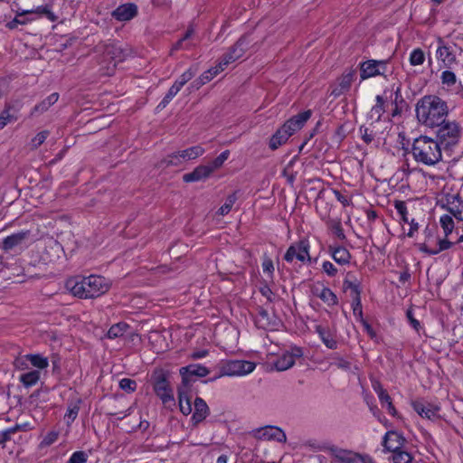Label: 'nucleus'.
Listing matches in <instances>:
<instances>
[{
  "label": "nucleus",
  "mask_w": 463,
  "mask_h": 463,
  "mask_svg": "<svg viewBox=\"0 0 463 463\" xmlns=\"http://www.w3.org/2000/svg\"><path fill=\"white\" fill-rule=\"evenodd\" d=\"M395 209L400 215L401 219L404 222H409L408 217H407V207L405 205L404 202H397L395 203Z\"/></svg>",
  "instance_id": "53"
},
{
  "label": "nucleus",
  "mask_w": 463,
  "mask_h": 463,
  "mask_svg": "<svg viewBox=\"0 0 463 463\" xmlns=\"http://www.w3.org/2000/svg\"><path fill=\"white\" fill-rule=\"evenodd\" d=\"M314 294L319 298L327 306H335L337 304V297L328 288L321 287L314 289Z\"/></svg>",
  "instance_id": "30"
},
{
  "label": "nucleus",
  "mask_w": 463,
  "mask_h": 463,
  "mask_svg": "<svg viewBox=\"0 0 463 463\" xmlns=\"http://www.w3.org/2000/svg\"><path fill=\"white\" fill-rule=\"evenodd\" d=\"M426 240L419 245L420 251L430 255H436L451 247L452 242L449 239L436 238L431 231H425Z\"/></svg>",
  "instance_id": "10"
},
{
  "label": "nucleus",
  "mask_w": 463,
  "mask_h": 463,
  "mask_svg": "<svg viewBox=\"0 0 463 463\" xmlns=\"http://www.w3.org/2000/svg\"><path fill=\"white\" fill-rule=\"evenodd\" d=\"M322 270L330 277H334L337 273V269L332 262L328 260H326L322 263Z\"/></svg>",
  "instance_id": "54"
},
{
  "label": "nucleus",
  "mask_w": 463,
  "mask_h": 463,
  "mask_svg": "<svg viewBox=\"0 0 463 463\" xmlns=\"http://www.w3.org/2000/svg\"><path fill=\"white\" fill-rule=\"evenodd\" d=\"M262 269L264 273H267L270 278H272L274 272V265L273 261L269 258L264 259L262 262Z\"/></svg>",
  "instance_id": "55"
},
{
  "label": "nucleus",
  "mask_w": 463,
  "mask_h": 463,
  "mask_svg": "<svg viewBox=\"0 0 463 463\" xmlns=\"http://www.w3.org/2000/svg\"><path fill=\"white\" fill-rule=\"evenodd\" d=\"M335 364L338 368L347 370L350 368V363L342 357H337Z\"/></svg>",
  "instance_id": "63"
},
{
  "label": "nucleus",
  "mask_w": 463,
  "mask_h": 463,
  "mask_svg": "<svg viewBox=\"0 0 463 463\" xmlns=\"http://www.w3.org/2000/svg\"><path fill=\"white\" fill-rule=\"evenodd\" d=\"M137 14V6L135 4L128 3L118 6L112 13V16L120 22L129 21Z\"/></svg>",
  "instance_id": "25"
},
{
  "label": "nucleus",
  "mask_w": 463,
  "mask_h": 463,
  "mask_svg": "<svg viewBox=\"0 0 463 463\" xmlns=\"http://www.w3.org/2000/svg\"><path fill=\"white\" fill-rule=\"evenodd\" d=\"M60 435V431L56 430H50L46 433V435L43 437V440L41 441L42 447H48L53 444L57 441Z\"/></svg>",
  "instance_id": "47"
},
{
  "label": "nucleus",
  "mask_w": 463,
  "mask_h": 463,
  "mask_svg": "<svg viewBox=\"0 0 463 463\" xmlns=\"http://www.w3.org/2000/svg\"><path fill=\"white\" fill-rule=\"evenodd\" d=\"M411 406L422 418H426L428 420H435L439 418V411L440 408L438 405L425 403L421 401H415L411 403Z\"/></svg>",
  "instance_id": "22"
},
{
  "label": "nucleus",
  "mask_w": 463,
  "mask_h": 463,
  "mask_svg": "<svg viewBox=\"0 0 463 463\" xmlns=\"http://www.w3.org/2000/svg\"><path fill=\"white\" fill-rule=\"evenodd\" d=\"M153 388L165 405L175 402L174 392L168 383V373L163 369H156L152 376Z\"/></svg>",
  "instance_id": "7"
},
{
  "label": "nucleus",
  "mask_w": 463,
  "mask_h": 463,
  "mask_svg": "<svg viewBox=\"0 0 463 463\" xmlns=\"http://www.w3.org/2000/svg\"><path fill=\"white\" fill-rule=\"evenodd\" d=\"M79 412V408L77 406L70 407L65 414V419L68 420V423L73 421Z\"/></svg>",
  "instance_id": "57"
},
{
  "label": "nucleus",
  "mask_w": 463,
  "mask_h": 463,
  "mask_svg": "<svg viewBox=\"0 0 463 463\" xmlns=\"http://www.w3.org/2000/svg\"><path fill=\"white\" fill-rule=\"evenodd\" d=\"M384 112L383 100L380 96L376 97V104L371 109L369 117L373 120H379Z\"/></svg>",
  "instance_id": "40"
},
{
  "label": "nucleus",
  "mask_w": 463,
  "mask_h": 463,
  "mask_svg": "<svg viewBox=\"0 0 463 463\" xmlns=\"http://www.w3.org/2000/svg\"><path fill=\"white\" fill-rule=\"evenodd\" d=\"M329 251L333 260L340 265H347L351 260V254L347 249L342 246H330Z\"/></svg>",
  "instance_id": "28"
},
{
  "label": "nucleus",
  "mask_w": 463,
  "mask_h": 463,
  "mask_svg": "<svg viewBox=\"0 0 463 463\" xmlns=\"http://www.w3.org/2000/svg\"><path fill=\"white\" fill-rule=\"evenodd\" d=\"M315 332L327 348L335 350L338 347L337 332L335 327L319 324L316 325Z\"/></svg>",
  "instance_id": "16"
},
{
  "label": "nucleus",
  "mask_w": 463,
  "mask_h": 463,
  "mask_svg": "<svg viewBox=\"0 0 463 463\" xmlns=\"http://www.w3.org/2000/svg\"><path fill=\"white\" fill-rule=\"evenodd\" d=\"M196 72V68L190 67L184 71L174 83L182 90V88L195 76Z\"/></svg>",
  "instance_id": "37"
},
{
  "label": "nucleus",
  "mask_w": 463,
  "mask_h": 463,
  "mask_svg": "<svg viewBox=\"0 0 463 463\" xmlns=\"http://www.w3.org/2000/svg\"><path fill=\"white\" fill-rule=\"evenodd\" d=\"M180 90H181V89L174 83L168 90L165 96L160 101L157 108H160V109L165 108L169 104V102L177 95V93Z\"/></svg>",
  "instance_id": "41"
},
{
  "label": "nucleus",
  "mask_w": 463,
  "mask_h": 463,
  "mask_svg": "<svg viewBox=\"0 0 463 463\" xmlns=\"http://www.w3.org/2000/svg\"><path fill=\"white\" fill-rule=\"evenodd\" d=\"M221 71H222L219 66L211 68L208 71H204L203 74H201L200 78L203 80V83L206 84L210 80H212L216 75H218Z\"/></svg>",
  "instance_id": "50"
},
{
  "label": "nucleus",
  "mask_w": 463,
  "mask_h": 463,
  "mask_svg": "<svg viewBox=\"0 0 463 463\" xmlns=\"http://www.w3.org/2000/svg\"><path fill=\"white\" fill-rule=\"evenodd\" d=\"M245 39L241 38L240 39L235 45L230 50L229 52H227L222 59V61L219 62L218 66L222 71H224V69L232 62H234L238 59H240L245 51Z\"/></svg>",
  "instance_id": "21"
},
{
  "label": "nucleus",
  "mask_w": 463,
  "mask_h": 463,
  "mask_svg": "<svg viewBox=\"0 0 463 463\" xmlns=\"http://www.w3.org/2000/svg\"><path fill=\"white\" fill-rule=\"evenodd\" d=\"M436 58L438 61H441L445 67L451 66L456 61L453 47L444 44L443 41L439 39Z\"/></svg>",
  "instance_id": "23"
},
{
  "label": "nucleus",
  "mask_w": 463,
  "mask_h": 463,
  "mask_svg": "<svg viewBox=\"0 0 463 463\" xmlns=\"http://www.w3.org/2000/svg\"><path fill=\"white\" fill-rule=\"evenodd\" d=\"M406 315H407V317H408L411 326L416 331H419V329L420 327V322L417 319L414 318L412 311L411 310H408Z\"/></svg>",
  "instance_id": "61"
},
{
  "label": "nucleus",
  "mask_w": 463,
  "mask_h": 463,
  "mask_svg": "<svg viewBox=\"0 0 463 463\" xmlns=\"http://www.w3.org/2000/svg\"><path fill=\"white\" fill-rule=\"evenodd\" d=\"M230 156V151L225 150L222 153H221L214 160H213L208 165L212 169V172L213 173L215 170L222 167L223 163L228 159Z\"/></svg>",
  "instance_id": "44"
},
{
  "label": "nucleus",
  "mask_w": 463,
  "mask_h": 463,
  "mask_svg": "<svg viewBox=\"0 0 463 463\" xmlns=\"http://www.w3.org/2000/svg\"><path fill=\"white\" fill-rule=\"evenodd\" d=\"M334 194L338 202L344 206L349 205L351 200L347 195L342 194L339 191L334 190Z\"/></svg>",
  "instance_id": "59"
},
{
  "label": "nucleus",
  "mask_w": 463,
  "mask_h": 463,
  "mask_svg": "<svg viewBox=\"0 0 463 463\" xmlns=\"http://www.w3.org/2000/svg\"><path fill=\"white\" fill-rule=\"evenodd\" d=\"M129 328L126 323H118L113 325L108 331V337L114 339L122 336Z\"/></svg>",
  "instance_id": "39"
},
{
  "label": "nucleus",
  "mask_w": 463,
  "mask_h": 463,
  "mask_svg": "<svg viewBox=\"0 0 463 463\" xmlns=\"http://www.w3.org/2000/svg\"><path fill=\"white\" fill-rule=\"evenodd\" d=\"M59 99L58 93H52L45 99H43L41 103L34 106L31 115L34 116L36 114H41L46 111L52 105L57 102Z\"/></svg>",
  "instance_id": "32"
},
{
  "label": "nucleus",
  "mask_w": 463,
  "mask_h": 463,
  "mask_svg": "<svg viewBox=\"0 0 463 463\" xmlns=\"http://www.w3.org/2000/svg\"><path fill=\"white\" fill-rule=\"evenodd\" d=\"M378 398L383 407H384L387 403L392 402V399L386 391H381Z\"/></svg>",
  "instance_id": "62"
},
{
  "label": "nucleus",
  "mask_w": 463,
  "mask_h": 463,
  "mask_svg": "<svg viewBox=\"0 0 463 463\" xmlns=\"http://www.w3.org/2000/svg\"><path fill=\"white\" fill-rule=\"evenodd\" d=\"M194 411L192 416L194 424L202 422L209 415V407L200 397L195 398L194 402Z\"/></svg>",
  "instance_id": "27"
},
{
  "label": "nucleus",
  "mask_w": 463,
  "mask_h": 463,
  "mask_svg": "<svg viewBox=\"0 0 463 463\" xmlns=\"http://www.w3.org/2000/svg\"><path fill=\"white\" fill-rule=\"evenodd\" d=\"M388 71L387 60H369L361 64V79L375 77L378 75H385Z\"/></svg>",
  "instance_id": "12"
},
{
  "label": "nucleus",
  "mask_w": 463,
  "mask_h": 463,
  "mask_svg": "<svg viewBox=\"0 0 463 463\" xmlns=\"http://www.w3.org/2000/svg\"><path fill=\"white\" fill-rule=\"evenodd\" d=\"M448 113L447 103L438 96H425L416 106L417 118L430 128L444 123Z\"/></svg>",
  "instance_id": "3"
},
{
  "label": "nucleus",
  "mask_w": 463,
  "mask_h": 463,
  "mask_svg": "<svg viewBox=\"0 0 463 463\" xmlns=\"http://www.w3.org/2000/svg\"><path fill=\"white\" fill-rule=\"evenodd\" d=\"M178 396H179V407H180L181 412L184 415L190 414L193 411L191 398L189 397L187 392H185L184 391H183L181 389L179 390Z\"/></svg>",
  "instance_id": "35"
},
{
  "label": "nucleus",
  "mask_w": 463,
  "mask_h": 463,
  "mask_svg": "<svg viewBox=\"0 0 463 463\" xmlns=\"http://www.w3.org/2000/svg\"><path fill=\"white\" fill-rule=\"evenodd\" d=\"M179 373L182 376L184 385H188L193 380L194 376L204 377L209 374L210 371L203 365L199 364H189L184 367H181Z\"/></svg>",
  "instance_id": "20"
},
{
  "label": "nucleus",
  "mask_w": 463,
  "mask_h": 463,
  "mask_svg": "<svg viewBox=\"0 0 463 463\" xmlns=\"http://www.w3.org/2000/svg\"><path fill=\"white\" fill-rule=\"evenodd\" d=\"M194 33V29L193 28H189L186 32V33L184 34V36L179 40L174 46L173 50H179V49H182L183 48V43L187 40L188 38H190Z\"/></svg>",
  "instance_id": "60"
},
{
  "label": "nucleus",
  "mask_w": 463,
  "mask_h": 463,
  "mask_svg": "<svg viewBox=\"0 0 463 463\" xmlns=\"http://www.w3.org/2000/svg\"><path fill=\"white\" fill-rule=\"evenodd\" d=\"M405 443V438L400 432L390 430L383 438L382 445L386 451L395 453L402 450Z\"/></svg>",
  "instance_id": "19"
},
{
  "label": "nucleus",
  "mask_w": 463,
  "mask_h": 463,
  "mask_svg": "<svg viewBox=\"0 0 463 463\" xmlns=\"http://www.w3.org/2000/svg\"><path fill=\"white\" fill-rule=\"evenodd\" d=\"M303 356V351L300 347L293 346L289 350L282 353L276 362L274 366L278 371H286L291 368L296 360Z\"/></svg>",
  "instance_id": "14"
},
{
  "label": "nucleus",
  "mask_w": 463,
  "mask_h": 463,
  "mask_svg": "<svg viewBox=\"0 0 463 463\" xmlns=\"http://www.w3.org/2000/svg\"><path fill=\"white\" fill-rule=\"evenodd\" d=\"M89 458L88 454L83 450H78L71 454L66 463H86Z\"/></svg>",
  "instance_id": "48"
},
{
  "label": "nucleus",
  "mask_w": 463,
  "mask_h": 463,
  "mask_svg": "<svg viewBox=\"0 0 463 463\" xmlns=\"http://www.w3.org/2000/svg\"><path fill=\"white\" fill-rule=\"evenodd\" d=\"M344 288L345 290L350 289L352 294H354L355 296V298H358L359 289H358V285L356 283L346 279L344 281Z\"/></svg>",
  "instance_id": "56"
},
{
  "label": "nucleus",
  "mask_w": 463,
  "mask_h": 463,
  "mask_svg": "<svg viewBox=\"0 0 463 463\" xmlns=\"http://www.w3.org/2000/svg\"><path fill=\"white\" fill-rule=\"evenodd\" d=\"M317 449L328 453L336 463H357L360 459V454L334 445H319Z\"/></svg>",
  "instance_id": "11"
},
{
  "label": "nucleus",
  "mask_w": 463,
  "mask_h": 463,
  "mask_svg": "<svg viewBox=\"0 0 463 463\" xmlns=\"http://www.w3.org/2000/svg\"><path fill=\"white\" fill-rule=\"evenodd\" d=\"M119 387L128 392H132L136 390L137 383L134 380L123 378L119 382Z\"/></svg>",
  "instance_id": "52"
},
{
  "label": "nucleus",
  "mask_w": 463,
  "mask_h": 463,
  "mask_svg": "<svg viewBox=\"0 0 463 463\" xmlns=\"http://www.w3.org/2000/svg\"><path fill=\"white\" fill-rule=\"evenodd\" d=\"M124 52L119 46L109 43L104 46L103 61L107 62V69L110 72L117 64L124 60Z\"/></svg>",
  "instance_id": "17"
},
{
  "label": "nucleus",
  "mask_w": 463,
  "mask_h": 463,
  "mask_svg": "<svg viewBox=\"0 0 463 463\" xmlns=\"http://www.w3.org/2000/svg\"><path fill=\"white\" fill-rule=\"evenodd\" d=\"M180 151L172 153L168 155L162 162L160 163V166L167 167V166H179L184 164V160L180 156Z\"/></svg>",
  "instance_id": "36"
},
{
  "label": "nucleus",
  "mask_w": 463,
  "mask_h": 463,
  "mask_svg": "<svg viewBox=\"0 0 463 463\" xmlns=\"http://www.w3.org/2000/svg\"><path fill=\"white\" fill-rule=\"evenodd\" d=\"M256 364L247 360H227L219 365L220 376L242 377L252 373Z\"/></svg>",
  "instance_id": "6"
},
{
  "label": "nucleus",
  "mask_w": 463,
  "mask_h": 463,
  "mask_svg": "<svg viewBox=\"0 0 463 463\" xmlns=\"http://www.w3.org/2000/svg\"><path fill=\"white\" fill-rule=\"evenodd\" d=\"M49 131L43 130L39 132L35 137H33L31 140V147L33 149H36L39 147L48 137Z\"/></svg>",
  "instance_id": "49"
},
{
  "label": "nucleus",
  "mask_w": 463,
  "mask_h": 463,
  "mask_svg": "<svg viewBox=\"0 0 463 463\" xmlns=\"http://www.w3.org/2000/svg\"><path fill=\"white\" fill-rule=\"evenodd\" d=\"M354 71H348L347 73L343 74L338 80V87L333 90L332 94L338 97L347 91L354 81Z\"/></svg>",
  "instance_id": "29"
},
{
  "label": "nucleus",
  "mask_w": 463,
  "mask_h": 463,
  "mask_svg": "<svg viewBox=\"0 0 463 463\" xmlns=\"http://www.w3.org/2000/svg\"><path fill=\"white\" fill-rule=\"evenodd\" d=\"M437 131L438 142L445 148H451L456 146L461 136V130L458 124L455 121H447L439 126Z\"/></svg>",
  "instance_id": "8"
},
{
  "label": "nucleus",
  "mask_w": 463,
  "mask_h": 463,
  "mask_svg": "<svg viewBox=\"0 0 463 463\" xmlns=\"http://www.w3.org/2000/svg\"><path fill=\"white\" fill-rule=\"evenodd\" d=\"M310 245L307 240H301L298 242L291 244L287 250L284 260L292 263L294 261H299L302 263L310 261L309 254Z\"/></svg>",
  "instance_id": "9"
},
{
  "label": "nucleus",
  "mask_w": 463,
  "mask_h": 463,
  "mask_svg": "<svg viewBox=\"0 0 463 463\" xmlns=\"http://www.w3.org/2000/svg\"><path fill=\"white\" fill-rule=\"evenodd\" d=\"M441 203L449 215L458 221H463V201L458 194H446L441 199Z\"/></svg>",
  "instance_id": "15"
},
{
  "label": "nucleus",
  "mask_w": 463,
  "mask_h": 463,
  "mask_svg": "<svg viewBox=\"0 0 463 463\" xmlns=\"http://www.w3.org/2000/svg\"><path fill=\"white\" fill-rule=\"evenodd\" d=\"M212 174V169L208 165H201L193 172L184 175L183 180L185 183L199 182L207 179Z\"/></svg>",
  "instance_id": "26"
},
{
  "label": "nucleus",
  "mask_w": 463,
  "mask_h": 463,
  "mask_svg": "<svg viewBox=\"0 0 463 463\" xmlns=\"http://www.w3.org/2000/svg\"><path fill=\"white\" fill-rule=\"evenodd\" d=\"M439 223L445 234L444 239H448V237L452 233L454 229V221L452 219V216L449 214L441 215L439 218Z\"/></svg>",
  "instance_id": "38"
},
{
  "label": "nucleus",
  "mask_w": 463,
  "mask_h": 463,
  "mask_svg": "<svg viewBox=\"0 0 463 463\" xmlns=\"http://www.w3.org/2000/svg\"><path fill=\"white\" fill-rule=\"evenodd\" d=\"M311 111L307 110L302 113L296 115L295 117L288 119L282 128L288 132L290 136L301 129L306 122L310 118Z\"/></svg>",
  "instance_id": "24"
},
{
  "label": "nucleus",
  "mask_w": 463,
  "mask_h": 463,
  "mask_svg": "<svg viewBox=\"0 0 463 463\" xmlns=\"http://www.w3.org/2000/svg\"><path fill=\"white\" fill-rule=\"evenodd\" d=\"M237 200V197H236V194H232L231 195H229L227 198H226V201L225 203H223V205H222L220 207V209L218 210V213L222 216H224L226 215L227 213H229V212L232 210V206L234 205L235 202Z\"/></svg>",
  "instance_id": "46"
},
{
  "label": "nucleus",
  "mask_w": 463,
  "mask_h": 463,
  "mask_svg": "<svg viewBox=\"0 0 463 463\" xmlns=\"http://www.w3.org/2000/svg\"><path fill=\"white\" fill-rule=\"evenodd\" d=\"M20 429L19 425L0 431V444H5L11 439V436Z\"/></svg>",
  "instance_id": "51"
},
{
  "label": "nucleus",
  "mask_w": 463,
  "mask_h": 463,
  "mask_svg": "<svg viewBox=\"0 0 463 463\" xmlns=\"http://www.w3.org/2000/svg\"><path fill=\"white\" fill-rule=\"evenodd\" d=\"M409 223H410V230L407 232V236L412 237L414 235V232L418 231L419 225L417 222H414V220H411Z\"/></svg>",
  "instance_id": "64"
},
{
  "label": "nucleus",
  "mask_w": 463,
  "mask_h": 463,
  "mask_svg": "<svg viewBox=\"0 0 463 463\" xmlns=\"http://www.w3.org/2000/svg\"><path fill=\"white\" fill-rule=\"evenodd\" d=\"M18 119L16 110L13 106L7 105L0 114V130L3 129L7 124L14 122Z\"/></svg>",
  "instance_id": "34"
},
{
  "label": "nucleus",
  "mask_w": 463,
  "mask_h": 463,
  "mask_svg": "<svg viewBox=\"0 0 463 463\" xmlns=\"http://www.w3.org/2000/svg\"><path fill=\"white\" fill-rule=\"evenodd\" d=\"M180 156L182 157L184 163L202 156L205 153V149L201 145H196L185 148L184 150H180Z\"/></svg>",
  "instance_id": "31"
},
{
  "label": "nucleus",
  "mask_w": 463,
  "mask_h": 463,
  "mask_svg": "<svg viewBox=\"0 0 463 463\" xmlns=\"http://www.w3.org/2000/svg\"><path fill=\"white\" fill-rule=\"evenodd\" d=\"M291 136L282 127L271 137L269 140V147L272 150L277 149L285 144Z\"/></svg>",
  "instance_id": "33"
},
{
  "label": "nucleus",
  "mask_w": 463,
  "mask_h": 463,
  "mask_svg": "<svg viewBox=\"0 0 463 463\" xmlns=\"http://www.w3.org/2000/svg\"><path fill=\"white\" fill-rule=\"evenodd\" d=\"M413 159L420 165L434 166L442 160V152L439 143L427 136L415 138L411 146Z\"/></svg>",
  "instance_id": "4"
},
{
  "label": "nucleus",
  "mask_w": 463,
  "mask_h": 463,
  "mask_svg": "<svg viewBox=\"0 0 463 463\" xmlns=\"http://www.w3.org/2000/svg\"><path fill=\"white\" fill-rule=\"evenodd\" d=\"M14 364L21 373L19 382L25 388H30L38 383L50 363L48 357L42 354H27L16 358Z\"/></svg>",
  "instance_id": "1"
},
{
  "label": "nucleus",
  "mask_w": 463,
  "mask_h": 463,
  "mask_svg": "<svg viewBox=\"0 0 463 463\" xmlns=\"http://www.w3.org/2000/svg\"><path fill=\"white\" fill-rule=\"evenodd\" d=\"M56 1L57 0H33V5L30 9L18 7L16 15L11 24H25L42 17H46L49 21L55 22L59 19V15L54 10Z\"/></svg>",
  "instance_id": "5"
},
{
  "label": "nucleus",
  "mask_w": 463,
  "mask_h": 463,
  "mask_svg": "<svg viewBox=\"0 0 463 463\" xmlns=\"http://www.w3.org/2000/svg\"><path fill=\"white\" fill-rule=\"evenodd\" d=\"M392 458L393 463H413L412 456L402 449L393 453Z\"/></svg>",
  "instance_id": "43"
},
{
  "label": "nucleus",
  "mask_w": 463,
  "mask_h": 463,
  "mask_svg": "<svg viewBox=\"0 0 463 463\" xmlns=\"http://www.w3.org/2000/svg\"><path fill=\"white\" fill-rule=\"evenodd\" d=\"M204 83H203V80L202 79L199 77L197 79H195L186 89V90L188 91V93H192L195 90H198L202 86H203Z\"/></svg>",
  "instance_id": "58"
},
{
  "label": "nucleus",
  "mask_w": 463,
  "mask_h": 463,
  "mask_svg": "<svg viewBox=\"0 0 463 463\" xmlns=\"http://www.w3.org/2000/svg\"><path fill=\"white\" fill-rule=\"evenodd\" d=\"M441 83L447 87L455 86L458 82L457 76L451 71H444L440 75Z\"/></svg>",
  "instance_id": "45"
},
{
  "label": "nucleus",
  "mask_w": 463,
  "mask_h": 463,
  "mask_svg": "<svg viewBox=\"0 0 463 463\" xmlns=\"http://www.w3.org/2000/svg\"><path fill=\"white\" fill-rule=\"evenodd\" d=\"M110 286L108 279L98 275L71 278L66 281V288L80 298H98L108 292Z\"/></svg>",
  "instance_id": "2"
},
{
  "label": "nucleus",
  "mask_w": 463,
  "mask_h": 463,
  "mask_svg": "<svg viewBox=\"0 0 463 463\" xmlns=\"http://www.w3.org/2000/svg\"><path fill=\"white\" fill-rule=\"evenodd\" d=\"M30 238L29 231H21L7 236L3 240V249L12 250L16 248L26 247Z\"/></svg>",
  "instance_id": "18"
},
{
  "label": "nucleus",
  "mask_w": 463,
  "mask_h": 463,
  "mask_svg": "<svg viewBox=\"0 0 463 463\" xmlns=\"http://www.w3.org/2000/svg\"><path fill=\"white\" fill-rule=\"evenodd\" d=\"M254 438L260 440H275L284 443L287 440L285 432L276 426H265L252 430Z\"/></svg>",
  "instance_id": "13"
},
{
  "label": "nucleus",
  "mask_w": 463,
  "mask_h": 463,
  "mask_svg": "<svg viewBox=\"0 0 463 463\" xmlns=\"http://www.w3.org/2000/svg\"><path fill=\"white\" fill-rule=\"evenodd\" d=\"M409 61L411 66H418L423 64L425 61L424 52L420 48L412 50L410 54Z\"/></svg>",
  "instance_id": "42"
}]
</instances>
